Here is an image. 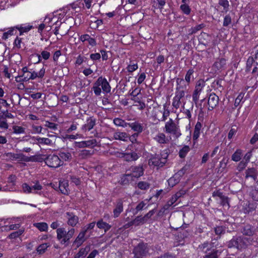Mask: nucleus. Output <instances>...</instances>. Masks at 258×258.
<instances>
[{
    "label": "nucleus",
    "mask_w": 258,
    "mask_h": 258,
    "mask_svg": "<svg viewBox=\"0 0 258 258\" xmlns=\"http://www.w3.org/2000/svg\"><path fill=\"white\" fill-rule=\"evenodd\" d=\"M170 153L169 149L162 151L160 154L152 155L148 161L150 166L163 167L167 162V158Z\"/></svg>",
    "instance_id": "1"
},
{
    "label": "nucleus",
    "mask_w": 258,
    "mask_h": 258,
    "mask_svg": "<svg viewBox=\"0 0 258 258\" xmlns=\"http://www.w3.org/2000/svg\"><path fill=\"white\" fill-rule=\"evenodd\" d=\"M253 238L251 237H245L239 236L233 237L228 242V247L229 248L235 247L237 249L244 248L252 244Z\"/></svg>",
    "instance_id": "2"
},
{
    "label": "nucleus",
    "mask_w": 258,
    "mask_h": 258,
    "mask_svg": "<svg viewBox=\"0 0 258 258\" xmlns=\"http://www.w3.org/2000/svg\"><path fill=\"white\" fill-rule=\"evenodd\" d=\"M75 233V229L72 228L67 231L64 228L61 227L56 229L57 239L61 244H64L69 242Z\"/></svg>",
    "instance_id": "3"
},
{
    "label": "nucleus",
    "mask_w": 258,
    "mask_h": 258,
    "mask_svg": "<svg viewBox=\"0 0 258 258\" xmlns=\"http://www.w3.org/2000/svg\"><path fill=\"white\" fill-rule=\"evenodd\" d=\"M149 250L150 247L148 243L142 242L134 247L133 253L135 258H144L148 255Z\"/></svg>",
    "instance_id": "4"
},
{
    "label": "nucleus",
    "mask_w": 258,
    "mask_h": 258,
    "mask_svg": "<svg viewBox=\"0 0 258 258\" xmlns=\"http://www.w3.org/2000/svg\"><path fill=\"white\" fill-rule=\"evenodd\" d=\"M165 130L166 133L173 135L176 138H179L181 135L179 126L171 118L166 122Z\"/></svg>",
    "instance_id": "5"
},
{
    "label": "nucleus",
    "mask_w": 258,
    "mask_h": 258,
    "mask_svg": "<svg viewBox=\"0 0 258 258\" xmlns=\"http://www.w3.org/2000/svg\"><path fill=\"white\" fill-rule=\"evenodd\" d=\"M46 164L51 168H57L63 164V162L57 155H49L45 158Z\"/></svg>",
    "instance_id": "6"
},
{
    "label": "nucleus",
    "mask_w": 258,
    "mask_h": 258,
    "mask_svg": "<svg viewBox=\"0 0 258 258\" xmlns=\"http://www.w3.org/2000/svg\"><path fill=\"white\" fill-rule=\"evenodd\" d=\"M144 169L142 165L132 166L127 171L132 175L134 179L138 178L144 174Z\"/></svg>",
    "instance_id": "7"
},
{
    "label": "nucleus",
    "mask_w": 258,
    "mask_h": 258,
    "mask_svg": "<svg viewBox=\"0 0 258 258\" xmlns=\"http://www.w3.org/2000/svg\"><path fill=\"white\" fill-rule=\"evenodd\" d=\"M219 97L214 93H210L208 100V110H212L219 103Z\"/></svg>",
    "instance_id": "8"
},
{
    "label": "nucleus",
    "mask_w": 258,
    "mask_h": 258,
    "mask_svg": "<svg viewBox=\"0 0 258 258\" xmlns=\"http://www.w3.org/2000/svg\"><path fill=\"white\" fill-rule=\"evenodd\" d=\"M244 178L247 179L249 178H251L255 183L257 179V171L254 167H248L244 172Z\"/></svg>",
    "instance_id": "9"
},
{
    "label": "nucleus",
    "mask_w": 258,
    "mask_h": 258,
    "mask_svg": "<svg viewBox=\"0 0 258 258\" xmlns=\"http://www.w3.org/2000/svg\"><path fill=\"white\" fill-rule=\"evenodd\" d=\"M96 84L101 86L103 91L106 93H109L111 91V87L107 80L103 78L102 77H99L97 79Z\"/></svg>",
    "instance_id": "10"
},
{
    "label": "nucleus",
    "mask_w": 258,
    "mask_h": 258,
    "mask_svg": "<svg viewBox=\"0 0 258 258\" xmlns=\"http://www.w3.org/2000/svg\"><path fill=\"white\" fill-rule=\"evenodd\" d=\"M227 60L224 58L217 59L213 67L216 71H222L226 68Z\"/></svg>",
    "instance_id": "11"
},
{
    "label": "nucleus",
    "mask_w": 258,
    "mask_h": 258,
    "mask_svg": "<svg viewBox=\"0 0 258 258\" xmlns=\"http://www.w3.org/2000/svg\"><path fill=\"white\" fill-rule=\"evenodd\" d=\"M66 214L68 224L72 227L76 226L79 222L78 217L73 213L67 212Z\"/></svg>",
    "instance_id": "12"
},
{
    "label": "nucleus",
    "mask_w": 258,
    "mask_h": 258,
    "mask_svg": "<svg viewBox=\"0 0 258 258\" xmlns=\"http://www.w3.org/2000/svg\"><path fill=\"white\" fill-rule=\"evenodd\" d=\"M184 173L183 169L175 174L172 177H170L168 180V184L171 187H173L180 181V177Z\"/></svg>",
    "instance_id": "13"
},
{
    "label": "nucleus",
    "mask_w": 258,
    "mask_h": 258,
    "mask_svg": "<svg viewBox=\"0 0 258 258\" xmlns=\"http://www.w3.org/2000/svg\"><path fill=\"white\" fill-rule=\"evenodd\" d=\"M241 233L246 236L251 237L255 232V229L253 226L249 224L244 225L241 228Z\"/></svg>",
    "instance_id": "14"
},
{
    "label": "nucleus",
    "mask_w": 258,
    "mask_h": 258,
    "mask_svg": "<svg viewBox=\"0 0 258 258\" xmlns=\"http://www.w3.org/2000/svg\"><path fill=\"white\" fill-rule=\"evenodd\" d=\"M121 157L127 162H131L137 160L139 156L137 153L132 152L131 153H121Z\"/></svg>",
    "instance_id": "15"
},
{
    "label": "nucleus",
    "mask_w": 258,
    "mask_h": 258,
    "mask_svg": "<svg viewBox=\"0 0 258 258\" xmlns=\"http://www.w3.org/2000/svg\"><path fill=\"white\" fill-rule=\"evenodd\" d=\"M95 124L96 119L93 117H90L87 119L86 123L82 126V130L84 132L89 131L94 127Z\"/></svg>",
    "instance_id": "16"
},
{
    "label": "nucleus",
    "mask_w": 258,
    "mask_h": 258,
    "mask_svg": "<svg viewBox=\"0 0 258 258\" xmlns=\"http://www.w3.org/2000/svg\"><path fill=\"white\" fill-rule=\"evenodd\" d=\"M7 156L12 158L14 159L17 160L19 161H23V162H29V157L26 156L23 153H8L7 154Z\"/></svg>",
    "instance_id": "17"
},
{
    "label": "nucleus",
    "mask_w": 258,
    "mask_h": 258,
    "mask_svg": "<svg viewBox=\"0 0 258 258\" xmlns=\"http://www.w3.org/2000/svg\"><path fill=\"white\" fill-rule=\"evenodd\" d=\"M123 211V201L119 199L116 201L115 209L113 210V216L114 218L118 217L120 214Z\"/></svg>",
    "instance_id": "18"
},
{
    "label": "nucleus",
    "mask_w": 258,
    "mask_h": 258,
    "mask_svg": "<svg viewBox=\"0 0 258 258\" xmlns=\"http://www.w3.org/2000/svg\"><path fill=\"white\" fill-rule=\"evenodd\" d=\"M86 233L87 232L82 229L81 231L80 232L74 241V243L77 244L78 246H80L83 242L90 236V235H88L86 238H85V236Z\"/></svg>",
    "instance_id": "19"
},
{
    "label": "nucleus",
    "mask_w": 258,
    "mask_h": 258,
    "mask_svg": "<svg viewBox=\"0 0 258 258\" xmlns=\"http://www.w3.org/2000/svg\"><path fill=\"white\" fill-rule=\"evenodd\" d=\"M69 184L67 181H59L58 188L61 194L68 195L69 194Z\"/></svg>",
    "instance_id": "20"
},
{
    "label": "nucleus",
    "mask_w": 258,
    "mask_h": 258,
    "mask_svg": "<svg viewBox=\"0 0 258 258\" xmlns=\"http://www.w3.org/2000/svg\"><path fill=\"white\" fill-rule=\"evenodd\" d=\"M177 229L178 231L177 235V239L179 241H180L181 240L184 239L185 238L189 236V234L187 230L184 229L183 228L180 227L178 228Z\"/></svg>",
    "instance_id": "21"
},
{
    "label": "nucleus",
    "mask_w": 258,
    "mask_h": 258,
    "mask_svg": "<svg viewBox=\"0 0 258 258\" xmlns=\"http://www.w3.org/2000/svg\"><path fill=\"white\" fill-rule=\"evenodd\" d=\"M113 138L115 140L126 141L128 136L125 132H116L113 134Z\"/></svg>",
    "instance_id": "22"
},
{
    "label": "nucleus",
    "mask_w": 258,
    "mask_h": 258,
    "mask_svg": "<svg viewBox=\"0 0 258 258\" xmlns=\"http://www.w3.org/2000/svg\"><path fill=\"white\" fill-rule=\"evenodd\" d=\"M96 225L97 227L100 229H103L104 230L105 233H106L108 230H109L111 228V225H110L107 223L104 222L103 220H100L96 223Z\"/></svg>",
    "instance_id": "23"
},
{
    "label": "nucleus",
    "mask_w": 258,
    "mask_h": 258,
    "mask_svg": "<svg viewBox=\"0 0 258 258\" xmlns=\"http://www.w3.org/2000/svg\"><path fill=\"white\" fill-rule=\"evenodd\" d=\"M134 179L132 175L128 173L123 175L120 179V183L122 185H126L129 183L130 181H134Z\"/></svg>",
    "instance_id": "24"
},
{
    "label": "nucleus",
    "mask_w": 258,
    "mask_h": 258,
    "mask_svg": "<svg viewBox=\"0 0 258 258\" xmlns=\"http://www.w3.org/2000/svg\"><path fill=\"white\" fill-rule=\"evenodd\" d=\"M154 139L159 144H166L169 142V140L163 133L158 134L154 138Z\"/></svg>",
    "instance_id": "25"
},
{
    "label": "nucleus",
    "mask_w": 258,
    "mask_h": 258,
    "mask_svg": "<svg viewBox=\"0 0 258 258\" xmlns=\"http://www.w3.org/2000/svg\"><path fill=\"white\" fill-rule=\"evenodd\" d=\"M147 222L145 217H142L141 216H137L134 220L132 221L130 224L131 225L138 226L141 224H143Z\"/></svg>",
    "instance_id": "26"
},
{
    "label": "nucleus",
    "mask_w": 258,
    "mask_h": 258,
    "mask_svg": "<svg viewBox=\"0 0 258 258\" xmlns=\"http://www.w3.org/2000/svg\"><path fill=\"white\" fill-rule=\"evenodd\" d=\"M206 253V255L203 258H218V253H220V252H219L216 248H212L209 251Z\"/></svg>",
    "instance_id": "27"
},
{
    "label": "nucleus",
    "mask_w": 258,
    "mask_h": 258,
    "mask_svg": "<svg viewBox=\"0 0 258 258\" xmlns=\"http://www.w3.org/2000/svg\"><path fill=\"white\" fill-rule=\"evenodd\" d=\"M128 125L135 132H137L138 133H141L143 130V126L139 122L128 123Z\"/></svg>",
    "instance_id": "28"
},
{
    "label": "nucleus",
    "mask_w": 258,
    "mask_h": 258,
    "mask_svg": "<svg viewBox=\"0 0 258 258\" xmlns=\"http://www.w3.org/2000/svg\"><path fill=\"white\" fill-rule=\"evenodd\" d=\"M202 124L201 123L198 121L196 125H195V129H194V134H193V140H197L199 137V136H200V131H201V127H202Z\"/></svg>",
    "instance_id": "29"
},
{
    "label": "nucleus",
    "mask_w": 258,
    "mask_h": 258,
    "mask_svg": "<svg viewBox=\"0 0 258 258\" xmlns=\"http://www.w3.org/2000/svg\"><path fill=\"white\" fill-rule=\"evenodd\" d=\"M249 196L253 201L258 202V180L255 183L254 189L250 191Z\"/></svg>",
    "instance_id": "30"
},
{
    "label": "nucleus",
    "mask_w": 258,
    "mask_h": 258,
    "mask_svg": "<svg viewBox=\"0 0 258 258\" xmlns=\"http://www.w3.org/2000/svg\"><path fill=\"white\" fill-rule=\"evenodd\" d=\"M94 152L93 150H82L80 151L78 156L81 159H86L93 155Z\"/></svg>",
    "instance_id": "31"
},
{
    "label": "nucleus",
    "mask_w": 258,
    "mask_h": 258,
    "mask_svg": "<svg viewBox=\"0 0 258 258\" xmlns=\"http://www.w3.org/2000/svg\"><path fill=\"white\" fill-rule=\"evenodd\" d=\"M58 157L65 161H70L72 159L71 154L68 152L60 151L58 153Z\"/></svg>",
    "instance_id": "32"
},
{
    "label": "nucleus",
    "mask_w": 258,
    "mask_h": 258,
    "mask_svg": "<svg viewBox=\"0 0 258 258\" xmlns=\"http://www.w3.org/2000/svg\"><path fill=\"white\" fill-rule=\"evenodd\" d=\"M162 113V110H160L159 107H154L153 110V117L154 118V120H157L158 121H160L161 120L159 119L161 117Z\"/></svg>",
    "instance_id": "33"
},
{
    "label": "nucleus",
    "mask_w": 258,
    "mask_h": 258,
    "mask_svg": "<svg viewBox=\"0 0 258 258\" xmlns=\"http://www.w3.org/2000/svg\"><path fill=\"white\" fill-rule=\"evenodd\" d=\"M45 155H36L34 156H32L29 157V162H42V161H45L44 158Z\"/></svg>",
    "instance_id": "34"
},
{
    "label": "nucleus",
    "mask_w": 258,
    "mask_h": 258,
    "mask_svg": "<svg viewBox=\"0 0 258 258\" xmlns=\"http://www.w3.org/2000/svg\"><path fill=\"white\" fill-rule=\"evenodd\" d=\"M170 111L167 108V104L165 103L163 105V111L161 117L159 118L162 121H164L167 119V117L169 116Z\"/></svg>",
    "instance_id": "35"
},
{
    "label": "nucleus",
    "mask_w": 258,
    "mask_h": 258,
    "mask_svg": "<svg viewBox=\"0 0 258 258\" xmlns=\"http://www.w3.org/2000/svg\"><path fill=\"white\" fill-rule=\"evenodd\" d=\"M198 248L204 253H207L211 249V244L208 242H205L204 243L199 245Z\"/></svg>",
    "instance_id": "36"
},
{
    "label": "nucleus",
    "mask_w": 258,
    "mask_h": 258,
    "mask_svg": "<svg viewBox=\"0 0 258 258\" xmlns=\"http://www.w3.org/2000/svg\"><path fill=\"white\" fill-rule=\"evenodd\" d=\"M36 140L37 141L38 143L40 144L49 146L53 144L52 141L48 138L37 137L36 138Z\"/></svg>",
    "instance_id": "37"
},
{
    "label": "nucleus",
    "mask_w": 258,
    "mask_h": 258,
    "mask_svg": "<svg viewBox=\"0 0 258 258\" xmlns=\"http://www.w3.org/2000/svg\"><path fill=\"white\" fill-rule=\"evenodd\" d=\"M175 97L181 100L184 97L185 93L183 88L181 86H177L176 89Z\"/></svg>",
    "instance_id": "38"
},
{
    "label": "nucleus",
    "mask_w": 258,
    "mask_h": 258,
    "mask_svg": "<svg viewBox=\"0 0 258 258\" xmlns=\"http://www.w3.org/2000/svg\"><path fill=\"white\" fill-rule=\"evenodd\" d=\"M242 151L240 150H237L232 155L231 159L235 162L239 161L241 159Z\"/></svg>",
    "instance_id": "39"
},
{
    "label": "nucleus",
    "mask_w": 258,
    "mask_h": 258,
    "mask_svg": "<svg viewBox=\"0 0 258 258\" xmlns=\"http://www.w3.org/2000/svg\"><path fill=\"white\" fill-rule=\"evenodd\" d=\"M147 203H148L147 200L143 201L141 202L140 203H139L135 208L136 212L135 213L137 214L139 211H141L144 210V208L146 209L147 208V207H146V206Z\"/></svg>",
    "instance_id": "40"
},
{
    "label": "nucleus",
    "mask_w": 258,
    "mask_h": 258,
    "mask_svg": "<svg viewBox=\"0 0 258 258\" xmlns=\"http://www.w3.org/2000/svg\"><path fill=\"white\" fill-rule=\"evenodd\" d=\"M34 225L41 231H46L48 229V225L45 222L35 223Z\"/></svg>",
    "instance_id": "41"
},
{
    "label": "nucleus",
    "mask_w": 258,
    "mask_h": 258,
    "mask_svg": "<svg viewBox=\"0 0 258 258\" xmlns=\"http://www.w3.org/2000/svg\"><path fill=\"white\" fill-rule=\"evenodd\" d=\"M205 81L202 79H200L197 81L195 90L196 91V92H201L202 89L205 86Z\"/></svg>",
    "instance_id": "42"
},
{
    "label": "nucleus",
    "mask_w": 258,
    "mask_h": 258,
    "mask_svg": "<svg viewBox=\"0 0 258 258\" xmlns=\"http://www.w3.org/2000/svg\"><path fill=\"white\" fill-rule=\"evenodd\" d=\"M114 123L119 126L126 127L128 125V123L125 122V121L119 118H115L113 120Z\"/></svg>",
    "instance_id": "43"
},
{
    "label": "nucleus",
    "mask_w": 258,
    "mask_h": 258,
    "mask_svg": "<svg viewBox=\"0 0 258 258\" xmlns=\"http://www.w3.org/2000/svg\"><path fill=\"white\" fill-rule=\"evenodd\" d=\"M49 246V244L47 243H44L40 244L37 248V251L39 254H42L45 252L46 249Z\"/></svg>",
    "instance_id": "44"
},
{
    "label": "nucleus",
    "mask_w": 258,
    "mask_h": 258,
    "mask_svg": "<svg viewBox=\"0 0 258 258\" xmlns=\"http://www.w3.org/2000/svg\"><path fill=\"white\" fill-rule=\"evenodd\" d=\"M189 151V148L188 146H184L179 152V157L181 158H184L187 153Z\"/></svg>",
    "instance_id": "45"
},
{
    "label": "nucleus",
    "mask_w": 258,
    "mask_h": 258,
    "mask_svg": "<svg viewBox=\"0 0 258 258\" xmlns=\"http://www.w3.org/2000/svg\"><path fill=\"white\" fill-rule=\"evenodd\" d=\"M24 230L19 229V230L14 232L11 233L8 237L9 239H16L19 237L21 235L23 234Z\"/></svg>",
    "instance_id": "46"
},
{
    "label": "nucleus",
    "mask_w": 258,
    "mask_h": 258,
    "mask_svg": "<svg viewBox=\"0 0 258 258\" xmlns=\"http://www.w3.org/2000/svg\"><path fill=\"white\" fill-rule=\"evenodd\" d=\"M37 55L39 59L38 62H40L41 60V58H43L45 60L48 59L50 56V53L47 51H42L41 55L37 54Z\"/></svg>",
    "instance_id": "47"
},
{
    "label": "nucleus",
    "mask_w": 258,
    "mask_h": 258,
    "mask_svg": "<svg viewBox=\"0 0 258 258\" xmlns=\"http://www.w3.org/2000/svg\"><path fill=\"white\" fill-rule=\"evenodd\" d=\"M218 4L223 7V10L225 12L228 11L229 4L227 0H219Z\"/></svg>",
    "instance_id": "48"
},
{
    "label": "nucleus",
    "mask_w": 258,
    "mask_h": 258,
    "mask_svg": "<svg viewBox=\"0 0 258 258\" xmlns=\"http://www.w3.org/2000/svg\"><path fill=\"white\" fill-rule=\"evenodd\" d=\"M203 27H204L203 24H200V25H198L193 28H191L190 29H189L188 30V32H189L188 34L192 35L193 34L197 33L198 31L202 29Z\"/></svg>",
    "instance_id": "49"
},
{
    "label": "nucleus",
    "mask_w": 258,
    "mask_h": 258,
    "mask_svg": "<svg viewBox=\"0 0 258 258\" xmlns=\"http://www.w3.org/2000/svg\"><path fill=\"white\" fill-rule=\"evenodd\" d=\"M256 208V205L253 203H249L247 206L244 210V213L246 214H249L250 213L254 211Z\"/></svg>",
    "instance_id": "50"
},
{
    "label": "nucleus",
    "mask_w": 258,
    "mask_h": 258,
    "mask_svg": "<svg viewBox=\"0 0 258 258\" xmlns=\"http://www.w3.org/2000/svg\"><path fill=\"white\" fill-rule=\"evenodd\" d=\"M138 187L142 190H146L149 188L150 184L146 181H140L138 183Z\"/></svg>",
    "instance_id": "51"
},
{
    "label": "nucleus",
    "mask_w": 258,
    "mask_h": 258,
    "mask_svg": "<svg viewBox=\"0 0 258 258\" xmlns=\"http://www.w3.org/2000/svg\"><path fill=\"white\" fill-rule=\"evenodd\" d=\"M180 8L182 12L186 15H189L190 13V8L187 4L181 5Z\"/></svg>",
    "instance_id": "52"
},
{
    "label": "nucleus",
    "mask_w": 258,
    "mask_h": 258,
    "mask_svg": "<svg viewBox=\"0 0 258 258\" xmlns=\"http://www.w3.org/2000/svg\"><path fill=\"white\" fill-rule=\"evenodd\" d=\"M181 104V100L174 96L172 103V106L177 109L180 107Z\"/></svg>",
    "instance_id": "53"
},
{
    "label": "nucleus",
    "mask_w": 258,
    "mask_h": 258,
    "mask_svg": "<svg viewBox=\"0 0 258 258\" xmlns=\"http://www.w3.org/2000/svg\"><path fill=\"white\" fill-rule=\"evenodd\" d=\"M13 130V133L15 134H24L25 133V128L22 126L14 125Z\"/></svg>",
    "instance_id": "54"
},
{
    "label": "nucleus",
    "mask_w": 258,
    "mask_h": 258,
    "mask_svg": "<svg viewBox=\"0 0 258 258\" xmlns=\"http://www.w3.org/2000/svg\"><path fill=\"white\" fill-rule=\"evenodd\" d=\"M225 227L223 226H217L215 228V232L217 235H221L225 233Z\"/></svg>",
    "instance_id": "55"
},
{
    "label": "nucleus",
    "mask_w": 258,
    "mask_h": 258,
    "mask_svg": "<svg viewBox=\"0 0 258 258\" xmlns=\"http://www.w3.org/2000/svg\"><path fill=\"white\" fill-rule=\"evenodd\" d=\"M89 250V248L86 247L80 249L79 251L77 253L81 257H83L87 255Z\"/></svg>",
    "instance_id": "56"
},
{
    "label": "nucleus",
    "mask_w": 258,
    "mask_h": 258,
    "mask_svg": "<svg viewBox=\"0 0 258 258\" xmlns=\"http://www.w3.org/2000/svg\"><path fill=\"white\" fill-rule=\"evenodd\" d=\"M253 63H255V60H254V58L252 57H249L247 59L246 62V68L248 71H250V68H251Z\"/></svg>",
    "instance_id": "57"
},
{
    "label": "nucleus",
    "mask_w": 258,
    "mask_h": 258,
    "mask_svg": "<svg viewBox=\"0 0 258 258\" xmlns=\"http://www.w3.org/2000/svg\"><path fill=\"white\" fill-rule=\"evenodd\" d=\"M220 204L221 205H222L223 206H227V207L228 208L229 207L228 198L227 197L225 196L224 195V196L222 197V198H221L220 199Z\"/></svg>",
    "instance_id": "58"
},
{
    "label": "nucleus",
    "mask_w": 258,
    "mask_h": 258,
    "mask_svg": "<svg viewBox=\"0 0 258 258\" xmlns=\"http://www.w3.org/2000/svg\"><path fill=\"white\" fill-rule=\"evenodd\" d=\"M96 223L95 222H93L92 223H90L86 226H85L84 227L82 228V229L86 232H87L89 230L93 229Z\"/></svg>",
    "instance_id": "59"
},
{
    "label": "nucleus",
    "mask_w": 258,
    "mask_h": 258,
    "mask_svg": "<svg viewBox=\"0 0 258 258\" xmlns=\"http://www.w3.org/2000/svg\"><path fill=\"white\" fill-rule=\"evenodd\" d=\"M231 23V17L229 15H226L224 18L223 26H228Z\"/></svg>",
    "instance_id": "60"
},
{
    "label": "nucleus",
    "mask_w": 258,
    "mask_h": 258,
    "mask_svg": "<svg viewBox=\"0 0 258 258\" xmlns=\"http://www.w3.org/2000/svg\"><path fill=\"white\" fill-rule=\"evenodd\" d=\"M99 86H100V85H97L96 82L94 85V86L93 87V88H92L95 94L97 96L100 95L101 93V89L99 87Z\"/></svg>",
    "instance_id": "61"
},
{
    "label": "nucleus",
    "mask_w": 258,
    "mask_h": 258,
    "mask_svg": "<svg viewBox=\"0 0 258 258\" xmlns=\"http://www.w3.org/2000/svg\"><path fill=\"white\" fill-rule=\"evenodd\" d=\"M246 162H244V160L240 161L237 167V169L238 171L241 172L243 171L247 166Z\"/></svg>",
    "instance_id": "62"
},
{
    "label": "nucleus",
    "mask_w": 258,
    "mask_h": 258,
    "mask_svg": "<svg viewBox=\"0 0 258 258\" xmlns=\"http://www.w3.org/2000/svg\"><path fill=\"white\" fill-rule=\"evenodd\" d=\"M45 126L49 128L55 130L57 128V125L53 122L46 121L44 124Z\"/></svg>",
    "instance_id": "63"
},
{
    "label": "nucleus",
    "mask_w": 258,
    "mask_h": 258,
    "mask_svg": "<svg viewBox=\"0 0 258 258\" xmlns=\"http://www.w3.org/2000/svg\"><path fill=\"white\" fill-rule=\"evenodd\" d=\"M22 188L23 191L25 193H30L32 192V187L28 184L25 183L22 185Z\"/></svg>",
    "instance_id": "64"
}]
</instances>
